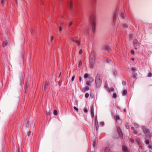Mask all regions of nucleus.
<instances>
[{
  "label": "nucleus",
  "instance_id": "obj_17",
  "mask_svg": "<svg viewBox=\"0 0 152 152\" xmlns=\"http://www.w3.org/2000/svg\"><path fill=\"white\" fill-rule=\"evenodd\" d=\"M134 47L135 49H137L138 48H139V44H134Z\"/></svg>",
  "mask_w": 152,
  "mask_h": 152
},
{
  "label": "nucleus",
  "instance_id": "obj_24",
  "mask_svg": "<svg viewBox=\"0 0 152 152\" xmlns=\"http://www.w3.org/2000/svg\"><path fill=\"white\" fill-rule=\"evenodd\" d=\"M29 121H28L27 123H26V124L25 125V126L26 127H29Z\"/></svg>",
  "mask_w": 152,
  "mask_h": 152
},
{
  "label": "nucleus",
  "instance_id": "obj_48",
  "mask_svg": "<svg viewBox=\"0 0 152 152\" xmlns=\"http://www.w3.org/2000/svg\"><path fill=\"white\" fill-rule=\"evenodd\" d=\"M74 108L75 110H76L77 111H78V109L76 107H75V106L74 107Z\"/></svg>",
  "mask_w": 152,
  "mask_h": 152
},
{
  "label": "nucleus",
  "instance_id": "obj_18",
  "mask_svg": "<svg viewBox=\"0 0 152 152\" xmlns=\"http://www.w3.org/2000/svg\"><path fill=\"white\" fill-rule=\"evenodd\" d=\"M127 91L125 90H124L123 92L122 93V95L123 96L127 94Z\"/></svg>",
  "mask_w": 152,
  "mask_h": 152
},
{
  "label": "nucleus",
  "instance_id": "obj_58",
  "mask_svg": "<svg viewBox=\"0 0 152 152\" xmlns=\"http://www.w3.org/2000/svg\"><path fill=\"white\" fill-rule=\"evenodd\" d=\"M46 115H50V113H49V112H46Z\"/></svg>",
  "mask_w": 152,
  "mask_h": 152
},
{
  "label": "nucleus",
  "instance_id": "obj_12",
  "mask_svg": "<svg viewBox=\"0 0 152 152\" xmlns=\"http://www.w3.org/2000/svg\"><path fill=\"white\" fill-rule=\"evenodd\" d=\"M95 125L96 127V129L97 130V129L98 128V125L97 119L96 117V118L95 119Z\"/></svg>",
  "mask_w": 152,
  "mask_h": 152
},
{
  "label": "nucleus",
  "instance_id": "obj_60",
  "mask_svg": "<svg viewBox=\"0 0 152 152\" xmlns=\"http://www.w3.org/2000/svg\"><path fill=\"white\" fill-rule=\"evenodd\" d=\"M47 87L45 86V87H44V90L45 91H46V89Z\"/></svg>",
  "mask_w": 152,
  "mask_h": 152
},
{
  "label": "nucleus",
  "instance_id": "obj_59",
  "mask_svg": "<svg viewBox=\"0 0 152 152\" xmlns=\"http://www.w3.org/2000/svg\"><path fill=\"white\" fill-rule=\"evenodd\" d=\"M72 22H70L69 23V26H71L72 24Z\"/></svg>",
  "mask_w": 152,
  "mask_h": 152
},
{
  "label": "nucleus",
  "instance_id": "obj_33",
  "mask_svg": "<svg viewBox=\"0 0 152 152\" xmlns=\"http://www.w3.org/2000/svg\"><path fill=\"white\" fill-rule=\"evenodd\" d=\"M117 95L115 93H114L113 94V97L114 98H115L116 97Z\"/></svg>",
  "mask_w": 152,
  "mask_h": 152
},
{
  "label": "nucleus",
  "instance_id": "obj_43",
  "mask_svg": "<svg viewBox=\"0 0 152 152\" xmlns=\"http://www.w3.org/2000/svg\"><path fill=\"white\" fill-rule=\"evenodd\" d=\"M75 75H74L73 76H72V79H71V80H72V81H74V79H75Z\"/></svg>",
  "mask_w": 152,
  "mask_h": 152
},
{
  "label": "nucleus",
  "instance_id": "obj_44",
  "mask_svg": "<svg viewBox=\"0 0 152 152\" xmlns=\"http://www.w3.org/2000/svg\"><path fill=\"white\" fill-rule=\"evenodd\" d=\"M131 53L132 55H134V52L133 50H132L131 51Z\"/></svg>",
  "mask_w": 152,
  "mask_h": 152
},
{
  "label": "nucleus",
  "instance_id": "obj_40",
  "mask_svg": "<svg viewBox=\"0 0 152 152\" xmlns=\"http://www.w3.org/2000/svg\"><path fill=\"white\" fill-rule=\"evenodd\" d=\"M5 0H1V3L2 5H3L4 3Z\"/></svg>",
  "mask_w": 152,
  "mask_h": 152
},
{
  "label": "nucleus",
  "instance_id": "obj_56",
  "mask_svg": "<svg viewBox=\"0 0 152 152\" xmlns=\"http://www.w3.org/2000/svg\"><path fill=\"white\" fill-rule=\"evenodd\" d=\"M149 148L151 149L152 148V146L150 145H148Z\"/></svg>",
  "mask_w": 152,
  "mask_h": 152
},
{
  "label": "nucleus",
  "instance_id": "obj_22",
  "mask_svg": "<svg viewBox=\"0 0 152 152\" xmlns=\"http://www.w3.org/2000/svg\"><path fill=\"white\" fill-rule=\"evenodd\" d=\"M89 28L88 27H86L84 29V31L85 32H87L88 31Z\"/></svg>",
  "mask_w": 152,
  "mask_h": 152
},
{
  "label": "nucleus",
  "instance_id": "obj_29",
  "mask_svg": "<svg viewBox=\"0 0 152 152\" xmlns=\"http://www.w3.org/2000/svg\"><path fill=\"white\" fill-rule=\"evenodd\" d=\"M88 75L87 73H86L84 75V77L85 78H87L88 77Z\"/></svg>",
  "mask_w": 152,
  "mask_h": 152
},
{
  "label": "nucleus",
  "instance_id": "obj_4",
  "mask_svg": "<svg viewBox=\"0 0 152 152\" xmlns=\"http://www.w3.org/2000/svg\"><path fill=\"white\" fill-rule=\"evenodd\" d=\"M95 60V57L94 56L91 55L90 56V63L93 64Z\"/></svg>",
  "mask_w": 152,
  "mask_h": 152
},
{
  "label": "nucleus",
  "instance_id": "obj_14",
  "mask_svg": "<svg viewBox=\"0 0 152 152\" xmlns=\"http://www.w3.org/2000/svg\"><path fill=\"white\" fill-rule=\"evenodd\" d=\"M7 40H5L3 42L2 46L3 47H5L7 44Z\"/></svg>",
  "mask_w": 152,
  "mask_h": 152
},
{
  "label": "nucleus",
  "instance_id": "obj_45",
  "mask_svg": "<svg viewBox=\"0 0 152 152\" xmlns=\"http://www.w3.org/2000/svg\"><path fill=\"white\" fill-rule=\"evenodd\" d=\"M130 141L131 142H134V140L132 139H130Z\"/></svg>",
  "mask_w": 152,
  "mask_h": 152
},
{
  "label": "nucleus",
  "instance_id": "obj_20",
  "mask_svg": "<svg viewBox=\"0 0 152 152\" xmlns=\"http://www.w3.org/2000/svg\"><path fill=\"white\" fill-rule=\"evenodd\" d=\"M136 141L138 143V145H140V139L139 138H137L136 139Z\"/></svg>",
  "mask_w": 152,
  "mask_h": 152
},
{
  "label": "nucleus",
  "instance_id": "obj_13",
  "mask_svg": "<svg viewBox=\"0 0 152 152\" xmlns=\"http://www.w3.org/2000/svg\"><path fill=\"white\" fill-rule=\"evenodd\" d=\"M126 16V15L125 13L122 12L121 14V17L123 19H124Z\"/></svg>",
  "mask_w": 152,
  "mask_h": 152
},
{
  "label": "nucleus",
  "instance_id": "obj_27",
  "mask_svg": "<svg viewBox=\"0 0 152 152\" xmlns=\"http://www.w3.org/2000/svg\"><path fill=\"white\" fill-rule=\"evenodd\" d=\"M105 49L109 51L110 50V48L109 47L107 46L105 47Z\"/></svg>",
  "mask_w": 152,
  "mask_h": 152
},
{
  "label": "nucleus",
  "instance_id": "obj_57",
  "mask_svg": "<svg viewBox=\"0 0 152 152\" xmlns=\"http://www.w3.org/2000/svg\"><path fill=\"white\" fill-rule=\"evenodd\" d=\"M132 70L133 71H135V68H132Z\"/></svg>",
  "mask_w": 152,
  "mask_h": 152
},
{
  "label": "nucleus",
  "instance_id": "obj_16",
  "mask_svg": "<svg viewBox=\"0 0 152 152\" xmlns=\"http://www.w3.org/2000/svg\"><path fill=\"white\" fill-rule=\"evenodd\" d=\"M110 150L108 147H106L105 148L104 152H110Z\"/></svg>",
  "mask_w": 152,
  "mask_h": 152
},
{
  "label": "nucleus",
  "instance_id": "obj_55",
  "mask_svg": "<svg viewBox=\"0 0 152 152\" xmlns=\"http://www.w3.org/2000/svg\"><path fill=\"white\" fill-rule=\"evenodd\" d=\"M79 81L80 82H81V81H82V78H81V77L80 76L79 77Z\"/></svg>",
  "mask_w": 152,
  "mask_h": 152
},
{
  "label": "nucleus",
  "instance_id": "obj_53",
  "mask_svg": "<svg viewBox=\"0 0 152 152\" xmlns=\"http://www.w3.org/2000/svg\"><path fill=\"white\" fill-rule=\"evenodd\" d=\"M128 124H126V127L127 129H128L129 128V126H128Z\"/></svg>",
  "mask_w": 152,
  "mask_h": 152
},
{
  "label": "nucleus",
  "instance_id": "obj_42",
  "mask_svg": "<svg viewBox=\"0 0 152 152\" xmlns=\"http://www.w3.org/2000/svg\"><path fill=\"white\" fill-rule=\"evenodd\" d=\"M137 74H134L133 75V77L134 78H135L137 76Z\"/></svg>",
  "mask_w": 152,
  "mask_h": 152
},
{
  "label": "nucleus",
  "instance_id": "obj_36",
  "mask_svg": "<svg viewBox=\"0 0 152 152\" xmlns=\"http://www.w3.org/2000/svg\"><path fill=\"white\" fill-rule=\"evenodd\" d=\"M81 65H82V62L81 61H79V63L78 67H80Z\"/></svg>",
  "mask_w": 152,
  "mask_h": 152
},
{
  "label": "nucleus",
  "instance_id": "obj_9",
  "mask_svg": "<svg viewBox=\"0 0 152 152\" xmlns=\"http://www.w3.org/2000/svg\"><path fill=\"white\" fill-rule=\"evenodd\" d=\"M89 88L87 86H86L85 88H83L82 90V91L83 92H85L86 91H88L89 90Z\"/></svg>",
  "mask_w": 152,
  "mask_h": 152
},
{
  "label": "nucleus",
  "instance_id": "obj_46",
  "mask_svg": "<svg viewBox=\"0 0 152 152\" xmlns=\"http://www.w3.org/2000/svg\"><path fill=\"white\" fill-rule=\"evenodd\" d=\"M89 82H87L86 83V85H87V86H90V84Z\"/></svg>",
  "mask_w": 152,
  "mask_h": 152
},
{
  "label": "nucleus",
  "instance_id": "obj_11",
  "mask_svg": "<svg viewBox=\"0 0 152 152\" xmlns=\"http://www.w3.org/2000/svg\"><path fill=\"white\" fill-rule=\"evenodd\" d=\"M115 120L116 121H117L120 120V118L118 115H115L114 116Z\"/></svg>",
  "mask_w": 152,
  "mask_h": 152
},
{
  "label": "nucleus",
  "instance_id": "obj_34",
  "mask_svg": "<svg viewBox=\"0 0 152 152\" xmlns=\"http://www.w3.org/2000/svg\"><path fill=\"white\" fill-rule=\"evenodd\" d=\"M75 42L78 45H80V42L78 40H76V41H75Z\"/></svg>",
  "mask_w": 152,
  "mask_h": 152
},
{
  "label": "nucleus",
  "instance_id": "obj_10",
  "mask_svg": "<svg viewBox=\"0 0 152 152\" xmlns=\"http://www.w3.org/2000/svg\"><path fill=\"white\" fill-rule=\"evenodd\" d=\"M116 19V13L114 14L113 18V21L114 24H115Z\"/></svg>",
  "mask_w": 152,
  "mask_h": 152
},
{
  "label": "nucleus",
  "instance_id": "obj_54",
  "mask_svg": "<svg viewBox=\"0 0 152 152\" xmlns=\"http://www.w3.org/2000/svg\"><path fill=\"white\" fill-rule=\"evenodd\" d=\"M59 30L60 31H61L62 30V28L61 27H59Z\"/></svg>",
  "mask_w": 152,
  "mask_h": 152
},
{
  "label": "nucleus",
  "instance_id": "obj_25",
  "mask_svg": "<svg viewBox=\"0 0 152 152\" xmlns=\"http://www.w3.org/2000/svg\"><path fill=\"white\" fill-rule=\"evenodd\" d=\"M49 83L48 81H46L45 83V86L47 87L49 85Z\"/></svg>",
  "mask_w": 152,
  "mask_h": 152
},
{
  "label": "nucleus",
  "instance_id": "obj_31",
  "mask_svg": "<svg viewBox=\"0 0 152 152\" xmlns=\"http://www.w3.org/2000/svg\"><path fill=\"white\" fill-rule=\"evenodd\" d=\"M152 73L151 72H150L148 74V76L149 77H150L152 76Z\"/></svg>",
  "mask_w": 152,
  "mask_h": 152
},
{
  "label": "nucleus",
  "instance_id": "obj_21",
  "mask_svg": "<svg viewBox=\"0 0 152 152\" xmlns=\"http://www.w3.org/2000/svg\"><path fill=\"white\" fill-rule=\"evenodd\" d=\"M89 82L90 83H91L94 81V79L92 77H89Z\"/></svg>",
  "mask_w": 152,
  "mask_h": 152
},
{
  "label": "nucleus",
  "instance_id": "obj_39",
  "mask_svg": "<svg viewBox=\"0 0 152 152\" xmlns=\"http://www.w3.org/2000/svg\"><path fill=\"white\" fill-rule=\"evenodd\" d=\"M100 124L102 126H103L104 125V122H101L100 123Z\"/></svg>",
  "mask_w": 152,
  "mask_h": 152
},
{
  "label": "nucleus",
  "instance_id": "obj_2",
  "mask_svg": "<svg viewBox=\"0 0 152 152\" xmlns=\"http://www.w3.org/2000/svg\"><path fill=\"white\" fill-rule=\"evenodd\" d=\"M95 82L96 87L97 88L100 87L101 85L102 80L99 75L96 76Z\"/></svg>",
  "mask_w": 152,
  "mask_h": 152
},
{
  "label": "nucleus",
  "instance_id": "obj_49",
  "mask_svg": "<svg viewBox=\"0 0 152 152\" xmlns=\"http://www.w3.org/2000/svg\"><path fill=\"white\" fill-rule=\"evenodd\" d=\"M31 133V131H29L28 132V136H30Z\"/></svg>",
  "mask_w": 152,
  "mask_h": 152
},
{
  "label": "nucleus",
  "instance_id": "obj_8",
  "mask_svg": "<svg viewBox=\"0 0 152 152\" xmlns=\"http://www.w3.org/2000/svg\"><path fill=\"white\" fill-rule=\"evenodd\" d=\"M72 2V1L71 0H69L68 2L69 6L70 9H72L73 7Z\"/></svg>",
  "mask_w": 152,
  "mask_h": 152
},
{
  "label": "nucleus",
  "instance_id": "obj_51",
  "mask_svg": "<svg viewBox=\"0 0 152 152\" xmlns=\"http://www.w3.org/2000/svg\"><path fill=\"white\" fill-rule=\"evenodd\" d=\"M90 96L92 98H93V94L91 93L90 94Z\"/></svg>",
  "mask_w": 152,
  "mask_h": 152
},
{
  "label": "nucleus",
  "instance_id": "obj_19",
  "mask_svg": "<svg viewBox=\"0 0 152 152\" xmlns=\"http://www.w3.org/2000/svg\"><path fill=\"white\" fill-rule=\"evenodd\" d=\"M134 44H139L138 41L137 39H134L133 41Z\"/></svg>",
  "mask_w": 152,
  "mask_h": 152
},
{
  "label": "nucleus",
  "instance_id": "obj_47",
  "mask_svg": "<svg viewBox=\"0 0 152 152\" xmlns=\"http://www.w3.org/2000/svg\"><path fill=\"white\" fill-rule=\"evenodd\" d=\"M88 110L87 109H86V108L84 109V112L85 113H86L88 112Z\"/></svg>",
  "mask_w": 152,
  "mask_h": 152
},
{
  "label": "nucleus",
  "instance_id": "obj_28",
  "mask_svg": "<svg viewBox=\"0 0 152 152\" xmlns=\"http://www.w3.org/2000/svg\"><path fill=\"white\" fill-rule=\"evenodd\" d=\"M71 40L73 42H75V41H76V40H75V39L74 38H73V37H72L71 38Z\"/></svg>",
  "mask_w": 152,
  "mask_h": 152
},
{
  "label": "nucleus",
  "instance_id": "obj_26",
  "mask_svg": "<svg viewBox=\"0 0 152 152\" xmlns=\"http://www.w3.org/2000/svg\"><path fill=\"white\" fill-rule=\"evenodd\" d=\"M123 28H126L128 27V26L127 24H124L123 25Z\"/></svg>",
  "mask_w": 152,
  "mask_h": 152
},
{
  "label": "nucleus",
  "instance_id": "obj_1",
  "mask_svg": "<svg viewBox=\"0 0 152 152\" xmlns=\"http://www.w3.org/2000/svg\"><path fill=\"white\" fill-rule=\"evenodd\" d=\"M90 20L92 26V31L94 32L96 26V16L94 14H92L90 17Z\"/></svg>",
  "mask_w": 152,
  "mask_h": 152
},
{
  "label": "nucleus",
  "instance_id": "obj_37",
  "mask_svg": "<svg viewBox=\"0 0 152 152\" xmlns=\"http://www.w3.org/2000/svg\"><path fill=\"white\" fill-rule=\"evenodd\" d=\"M145 143L146 144H148L149 143V141L148 140H145Z\"/></svg>",
  "mask_w": 152,
  "mask_h": 152
},
{
  "label": "nucleus",
  "instance_id": "obj_50",
  "mask_svg": "<svg viewBox=\"0 0 152 152\" xmlns=\"http://www.w3.org/2000/svg\"><path fill=\"white\" fill-rule=\"evenodd\" d=\"M82 50H80L79 52V54H81L82 53Z\"/></svg>",
  "mask_w": 152,
  "mask_h": 152
},
{
  "label": "nucleus",
  "instance_id": "obj_35",
  "mask_svg": "<svg viewBox=\"0 0 152 152\" xmlns=\"http://www.w3.org/2000/svg\"><path fill=\"white\" fill-rule=\"evenodd\" d=\"M97 0H92V2L93 4H95Z\"/></svg>",
  "mask_w": 152,
  "mask_h": 152
},
{
  "label": "nucleus",
  "instance_id": "obj_6",
  "mask_svg": "<svg viewBox=\"0 0 152 152\" xmlns=\"http://www.w3.org/2000/svg\"><path fill=\"white\" fill-rule=\"evenodd\" d=\"M122 149L123 151L124 152H128V149H127L125 145H123L122 146Z\"/></svg>",
  "mask_w": 152,
  "mask_h": 152
},
{
  "label": "nucleus",
  "instance_id": "obj_32",
  "mask_svg": "<svg viewBox=\"0 0 152 152\" xmlns=\"http://www.w3.org/2000/svg\"><path fill=\"white\" fill-rule=\"evenodd\" d=\"M89 96V94L88 93H86L85 94V96L86 98H88Z\"/></svg>",
  "mask_w": 152,
  "mask_h": 152
},
{
  "label": "nucleus",
  "instance_id": "obj_30",
  "mask_svg": "<svg viewBox=\"0 0 152 152\" xmlns=\"http://www.w3.org/2000/svg\"><path fill=\"white\" fill-rule=\"evenodd\" d=\"M114 91V89L113 88H111L110 89H109V92H110L111 91Z\"/></svg>",
  "mask_w": 152,
  "mask_h": 152
},
{
  "label": "nucleus",
  "instance_id": "obj_7",
  "mask_svg": "<svg viewBox=\"0 0 152 152\" xmlns=\"http://www.w3.org/2000/svg\"><path fill=\"white\" fill-rule=\"evenodd\" d=\"M91 116L92 118L94 117V106L92 105L91 107Z\"/></svg>",
  "mask_w": 152,
  "mask_h": 152
},
{
  "label": "nucleus",
  "instance_id": "obj_63",
  "mask_svg": "<svg viewBox=\"0 0 152 152\" xmlns=\"http://www.w3.org/2000/svg\"><path fill=\"white\" fill-rule=\"evenodd\" d=\"M107 61L108 62H110V59H108Z\"/></svg>",
  "mask_w": 152,
  "mask_h": 152
},
{
  "label": "nucleus",
  "instance_id": "obj_41",
  "mask_svg": "<svg viewBox=\"0 0 152 152\" xmlns=\"http://www.w3.org/2000/svg\"><path fill=\"white\" fill-rule=\"evenodd\" d=\"M134 126L136 128H138L139 127V125L137 124H135Z\"/></svg>",
  "mask_w": 152,
  "mask_h": 152
},
{
  "label": "nucleus",
  "instance_id": "obj_23",
  "mask_svg": "<svg viewBox=\"0 0 152 152\" xmlns=\"http://www.w3.org/2000/svg\"><path fill=\"white\" fill-rule=\"evenodd\" d=\"M53 114L55 115H57L58 114L57 111L56 110H55L53 111Z\"/></svg>",
  "mask_w": 152,
  "mask_h": 152
},
{
  "label": "nucleus",
  "instance_id": "obj_52",
  "mask_svg": "<svg viewBox=\"0 0 152 152\" xmlns=\"http://www.w3.org/2000/svg\"><path fill=\"white\" fill-rule=\"evenodd\" d=\"M122 83L123 85H125L126 84V83L125 82V81H124L122 82Z\"/></svg>",
  "mask_w": 152,
  "mask_h": 152
},
{
  "label": "nucleus",
  "instance_id": "obj_5",
  "mask_svg": "<svg viewBox=\"0 0 152 152\" xmlns=\"http://www.w3.org/2000/svg\"><path fill=\"white\" fill-rule=\"evenodd\" d=\"M117 130L120 137L121 138H122L123 137L122 133V132L120 129V128L119 127L117 128Z\"/></svg>",
  "mask_w": 152,
  "mask_h": 152
},
{
  "label": "nucleus",
  "instance_id": "obj_38",
  "mask_svg": "<svg viewBox=\"0 0 152 152\" xmlns=\"http://www.w3.org/2000/svg\"><path fill=\"white\" fill-rule=\"evenodd\" d=\"M53 36H51L50 37V41L52 42L53 40Z\"/></svg>",
  "mask_w": 152,
  "mask_h": 152
},
{
  "label": "nucleus",
  "instance_id": "obj_61",
  "mask_svg": "<svg viewBox=\"0 0 152 152\" xmlns=\"http://www.w3.org/2000/svg\"><path fill=\"white\" fill-rule=\"evenodd\" d=\"M28 84H26V87H28Z\"/></svg>",
  "mask_w": 152,
  "mask_h": 152
},
{
  "label": "nucleus",
  "instance_id": "obj_15",
  "mask_svg": "<svg viewBox=\"0 0 152 152\" xmlns=\"http://www.w3.org/2000/svg\"><path fill=\"white\" fill-rule=\"evenodd\" d=\"M131 129L133 130V133L135 134H137V132L136 130L134 129V128L133 127H131Z\"/></svg>",
  "mask_w": 152,
  "mask_h": 152
},
{
  "label": "nucleus",
  "instance_id": "obj_64",
  "mask_svg": "<svg viewBox=\"0 0 152 152\" xmlns=\"http://www.w3.org/2000/svg\"><path fill=\"white\" fill-rule=\"evenodd\" d=\"M126 109H124V112H125L126 111Z\"/></svg>",
  "mask_w": 152,
  "mask_h": 152
},
{
  "label": "nucleus",
  "instance_id": "obj_3",
  "mask_svg": "<svg viewBox=\"0 0 152 152\" xmlns=\"http://www.w3.org/2000/svg\"><path fill=\"white\" fill-rule=\"evenodd\" d=\"M142 129L145 136L147 137H150L151 136V134L149 130L145 127H143Z\"/></svg>",
  "mask_w": 152,
  "mask_h": 152
},
{
  "label": "nucleus",
  "instance_id": "obj_62",
  "mask_svg": "<svg viewBox=\"0 0 152 152\" xmlns=\"http://www.w3.org/2000/svg\"><path fill=\"white\" fill-rule=\"evenodd\" d=\"M93 146H94V147H95V142H94L93 144Z\"/></svg>",
  "mask_w": 152,
  "mask_h": 152
}]
</instances>
